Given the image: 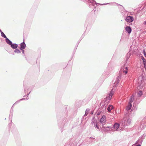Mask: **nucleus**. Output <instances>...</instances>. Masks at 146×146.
<instances>
[{"label": "nucleus", "instance_id": "29", "mask_svg": "<svg viewBox=\"0 0 146 146\" xmlns=\"http://www.w3.org/2000/svg\"><path fill=\"white\" fill-rule=\"evenodd\" d=\"M143 63L144 67L145 68V70H146V60L145 59L143 61Z\"/></svg>", "mask_w": 146, "mask_h": 146}, {"label": "nucleus", "instance_id": "44", "mask_svg": "<svg viewBox=\"0 0 146 146\" xmlns=\"http://www.w3.org/2000/svg\"><path fill=\"white\" fill-rule=\"evenodd\" d=\"M31 91L30 92H29V93L28 94H27V96H28L29 95V94H30V93H31Z\"/></svg>", "mask_w": 146, "mask_h": 146}, {"label": "nucleus", "instance_id": "30", "mask_svg": "<svg viewBox=\"0 0 146 146\" xmlns=\"http://www.w3.org/2000/svg\"><path fill=\"white\" fill-rule=\"evenodd\" d=\"M24 82H23V86H24V91H25V92H26V90H25L26 89V86L25 85V83H24Z\"/></svg>", "mask_w": 146, "mask_h": 146}, {"label": "nucleus", "instance_id": "42", "mask_svg": "<svg viewBox=\"0 0 146 146\" xmlns=\"http://www.w3.org/2000/svg\"><path fill=\"white\" fill-rule=\"evenodd\" d=\"M94 111H92L91 112V114L92 115L93 114Z\"/></svg>", "mask_w": 146, "mask_h": 146}, {"label": "nucleus", "instance_id": "18", "mask_svg": "<svg viewBox=\"0 0 146 146\" xmlns=\"http://www.w3.org/2000/svg\"><path fill=\"white\" fill-rule=\"evenodd\" d=\"M132 107V104H130L128 103L127 105V106L126 108V110L127 111L130 110L131 109Z\"/></svg>", "mask_w": 146, "mask_h": 146}, {"label": "nucleus", "instance_id": "45", "mask_svg": "<svg viewBox=\"0 0 146 146\" xmlns=\"http://www.w3.org/2000/svg\"><path fill=\"white\" fill-rule=\"evenodd\" d=\"M23 56H25V58L27 60V58H26V56H25V55L24 54L23 55Z\"/></svg>", "mask_w": 146, "mask_h": 146}, {"label": "nucleus", "instance_id": "2", "mask_svg": "<svg viewBox=\"0 0 146 146\" xmlns=\"http://www.w3.org/2000/svg\"><path fill=\"white\" fill-rule=\"evenodd\" d=\"M146 136V134H144L140 137H139L138 139L135 142V144H138L137 145L135 146H141L143 140L144 139L145 137Z\"/></svg>", "mask_w": 146, "mask_h": 146}, {"label": "nucleus", "instance_id": "20", "mask_svg": "<svg viewBox=\"0 0 146 146\" xmlns=\"http://www.w3.org/2000/svg\"><path fill=\"white\" fill-rule=\"evenodd\" d=\"M5 40L6 42L9 45H10L12 43V42L7 38H6Z\"/></svg>", "mask_w": 146, "mask_h": 146}, {"label": "nucleus", "instance_id": "22", "mask_svg": "<svg viewBox=\"0 0 146 146\" xmlns=\"http://www.w3.org/2000/svg\"><path fill=\"white\" fill-rule=\"evenodd\" d=\"M13 105L12 107H11V110H10V115L9 116V117H11V118H12L13 113Z\"/></svg>", "mask_w": 146, "mask_h": 146}, {"label": "nucleus", "instance_id": "27", "mask_svg": "<svg viewBox=\"0 0 146 146\" xmlns=\"http://www.w3.org/2000/svg\"><path fill=\"white\" fill-rule=\"evenodd\" d=\"M143 94L142 91L141 90L139 91L138 93V96L140 97Z\"/></svg>", "mask_w": 146, "mask_h": 146}, {"label": "nucleus", "instance_id": "32", "mask_svg": "<svg viewBox=\"0 0 146 146\" xmlns=\"http://www.w3.org/2000/svg\"><path fill=\"white\" fill-rule=\"evenodd\" d=\"M131 119H127V123L129 124L130 123H131Z\"/></svg>", "mask_w": 146, "mask_h": 146}, {"label": "nucleus", "instance_id": "34", "mask_svg": "<svg viewBox=\"0 0 146 146\" xmlns=\"http://www.w3.org/2000/svg\"><path fill=\"white\" fill-rule=\"evenodd\" d=\"M115 3L118 6H121V7H122L123 9L124 8V7H123V6H122V5H120V4H118V3Z\"/></svg>", "mask_w": 146, "mask_h": 146}, {"label": "nucleus", "instance_id": "37", "mask_svg": "<svg viewBox=\"0 0 146 146\" xmlns=\"http://www.w3.org/2000/svg\"><path fill=\"white\" fill-rule=\"evenodd\" d=\"M101 112H101L100 111H99L98 112V113H97V115L98 116V115H100V113H101Z\"/></svg>", "mask_w": 146, "mask_h": 146}, {"label": "nucleus", "instance_id": "11", "mask_svg": "<svg viewBox=\"0 0 146 146\" xmlns=\"http://www.w3.org/2000/svg\"><path fill=\"white\" fill-rule=\"evenodd\" d=\"M128 68L127 67H125V66H123V67H122L121 69L120 72L121 71H122L123 73H125V74H126L128 72Z\"/></svg>", "mask_w": 146, "mask_h": 146}, {"label": "nucleus", "instance_id": "21", "mask_svg": "<svg viewBox=\"0 0 146 146\" xmlns=\"http://www.w3.org/2000/svg\"><path fill=\"white\" fill-rule=\"evenodd\" d=\"M90 110V109H87L86 110L85 114L83 116L82 118L81 119L82 120L83 119H84V116H86L89 113V111Z\"/></svg>", "mask_w": 146, "mask_h": 146}, {"label": "nucleus", "instance_id": "23", "mask_svg": "<svg viewBox=\"0 0 146 146\" xmlns=\"http://www.w3.org/2000/svg\"><path fill=\"white\" fill-rule=\"evenodd\" d=\"M134 100V96H132L130 98L129 103H130V104H131V103L133 102V100Z\"/></svg>", "mask_w": 146, "mask_h": 146}, {"label": "nucleus", "instance_id": "47", "mask_svg": "<svg viewBox=\"0 0 146 146\" xmlns=\"http://www.w3.org/2000/svg\"><path fill=\"white\" fill-rule=\"evenodd\" d=\"M88 26H87V27L86 31L87 30V29H88Z\"/></svg>", "mask_w": 146, "mask_h": 146}, {"label": "nucleus", "instance_id": "53", "mask_svg": "<svg viewBox=\"0 0 146 146\" xmlns=\"http://www.w3.org/2000/svg\"><path fill=\"white\" fill-rule=\"evenodd\" d=\"M12 132L13 133V131H12Z\"/></svg>", "mask_w": 146, "mask_h": 146}, {"label": "nucleus", "instance_id": "15", "mask_svg": "<svg viewBox=\"0 0 146 146\" xmlns=\"http://www.w3.org/2000/svg\"><path fill=\"white\" fill-rule=\"evenodd\" d=\"M125 30L129 34L131 33L132 31L131 27L129 26H126L125 27Z\"/></svg>", "mask_w": 146, "mask_h": 146}, {"label": "nucleus", "instance_id": "33", "mask_svg": "<svg viewBox=\"0 0 146 146\" xmlns=\"http://www.w3.org/2000/svg\"><path fill=\"white\" fill-rule=\"evenodd\" d=\"M141 78L142 79V80L143 81H144V80H145V77L144 76H143V75H142L141 76Z\"/></svg>", "mask_w": 146, "mask_h": 146}, {"label": "nucleus", "instance_id": "35", "mask_svg": "<svg viewBox=\"0 0 146 146\" xmlns=\"http://www.w3.org/2000/svg\"><path fill=\"white\" fill-rule=\"evenodd\" d=\"M85 35L84 34H83L80 38V40H82V38Z\"/></svg>", "mask_w": 146, "mask_h": 146}, {"label": "nucleus", "instance_id": "17", "mask_svg": "<svg viewBox=\"0 0 146 146\" xmlns=\"http://www.w3.org/2000/svg\"><path fill=\"white\" fill-rule=\"evenodd\" d=\"M114 109L113 106L111 104L109 105L107 108L108 111L109 112H111V111Z\"/></svg>", "mask_w": 146, "mask_h": 146}, {"label": "nucleus", "instance_id": "4", "mask_svg": "<svg viewBox=\"0 0 146 146\" xmlns=\"http://www.w3.org/2000/svg\"><path fill=\"white\" fill-rule=\"evenodd\" d=\"M113 91L112 90H111L110 93L108 94L106 98L105 99V100H103L102 102L100 103V104H101L103 102L105 103V102H106L107 100H109V102L110 100L112 97V96L113 95Z\"/></svg>", "mask_w": 146, "mask_h": 146}, {"label": "nucleus", "instance_id": "8", "mask_svg": "<svg viewBox=\"0 0 146 146\" xmlns=\"http://www.w3.org/2000/svg\"><path fill=\"white\" fill-rule=\"evenodd\" d=\"M110 65V64L109 63L108 67L107 68L106 72H105L103 74V75L105 76L106 77H107L109 75L110 73V67L109 68V66Z\"/></svg>", "mask_w": 146, "mask_h": 146}, {"label": "nucleus", "instance_id": "5", "mask_svg": "<svg viewBox=\"0 0 146 146\" xmlns=\"http://www.w3.org/2000/svg\"><path fill=\"white\" fill-rule=\"evenodd\" d=\"M131 55V54L130 53L128 52L127 54L125 57V61L124 64L123 65V66H125L126 65L127 66L129 64L128 63H127V62H129V61H128Z\"/></svg>", "mask_w": 146, "mask_h": 146}, {"label": "nucleus", "instance_id": "36", "mask_svg": "<svg viewBox=\"0 0 146 146\" xmlns=\"http://www.w3.org/2000/svg\"><path fill=\"white\" fill-rule=\"evenodd\" d=\"M20 50H21L22 52V53L23 54H24V52H25V51L24 50V49H20Z\"/></svg>", "mask_w": 146, "mask_h": 146}, {"label": "nucleus", "instance_id": "46", "mask_svg": "<svg viewBox=\"0 0 146 146\" xmlns=\"http://www.w3.org/2000/svg\"><path fill=\"white\" fill-rule=\"evenodd\" d=\"M29 99V97L28 96H27V98H26V99L27 100Z\"/></svg>", "mask_w": 146, "mask_h": 146}, {"label": "nucleus", "instance_id": "16", "mask_svg": "<svg viewBox=\"0 0 146 146\" xmlns=\"http://www.w3.org/2000/svg\"><path fill=\"white\" fill-rule=\"evenodd\" d=\"M119 126L120 125L119 123H115L113 126L112 125V127L113 128L115 129V130H117L119 127Z\"/></svg>", "mask_w": 146, "mask_h": 146}, {"label": "nucleus", "instance_id": "9", "mask_svg": "<svg viewBox=\"0 0 146 146\" xmlns=\"http://www.w3.org/2000/svg\"><path fill=\"white\" fill-rule=\"evenodd\" d=\"M134 20L133 17L131 16H128L125 18V21L128 23H131Z\"/></svg>", "mask_w": 146, "mask_h": 146}, {"label": "nucleus", "instance_id": "41", "mask_svg": "<svg viewBox=\"0 0 146 146\" xmlns=\"http://www.w3.org/2000/svg\"><path fill=\"white\" fill-rule=\"evenodd\" d=\"M143 24L144 25H146V20L144 21Z\"/></svg>", "mask_w": 146, "mask_h": 146}, {"label": "nucleus", "instance_id": "6", "mask_svg": "<svg viewBox=\"0 0 146 146\" xmlns=\"http://www.w3.org/2000/svg\"><path fill=\"white\" fill-rule=\"evenodd\" d=\"M119 75L118 77H117L115 82L114 84L113 87L117 86V84L118 83H119V81L120 80L121 78V73L120 72V71H119Z\"/></svg>", "mask_w": 146, "mask_h": 146}, {"label": "nucleus", "instance_id": "31", "mask_svg": "<svg viewBox=\"0 0 146 146\" xmlns=\"http://www.w3.org/2000/svg\"><path fill=\"white\" fill-rule=\"evenodd\" d=\"M143 52L145 56L146 57V52L145 51L144 49L143 50Z\"/></svg>", "mask_w": 146, "mask_h": 146}, {"label": "nucleus", "instance_id": "3", "mask_svg": "<svg viewBox=\"0 0 146 146\" xmlns=\"http://www.w3.org/2000/svg\"><path fill=\"white\" fill-rule=\"evenodd\" d=\"M91 124L92 125L94 124V126L95 128L97 129L98 130H100L99 125L97 122L96 119L95 118V117H94L92 118Z\"/></svg>", "mask_w": 146, "mask_h": 146}, {"label": "nucleus", "instance_id": "24", "mask_svg": "<svg viewBox=\"0 0 146 146\" xmlns=\"http://www.w3.org/2000/svg\"><path fill=\"white\" fill-rule=\"evenodd\" d=\"M15 50H14V52H15L17 53H19L21 52V51H20V49L19 50L17 48H16L14 49Z\"/></svg>", "mask_w": 146, "mask_h": 146}, {"label": "nucleus", "instance_id": "43", "mask_svg": "<svg viewBox=\"0 0 146 146\" xmlns=\"http://www.w3.org/2000/svg\"><path fill=\"white\" fill-rule=\"evenodd\" d=\"M81 40H80L78 41V42L77 44L76 45H77L78 44Z\"/></svg>", "mask_w": 146, "mask_h": 146}, {"label": "nucleus", "instance_id": "19", "mask_svg": "<svg viewBox=\"0 0 146 146\" xmlns=\"http://www.w3.org/2000/svg\"><path fill=\"white\" fill-rule=\"evenodd\" d=\"M10 46L13 49H14L18 47V44L16 43H13L12 42Z\"/></svg>", "mask_w": 146, "mask_h": 146}, {"label": "nucleus", "instance_id": "49", "mask_svg": "<svg viewBox=\"0 0 146 146\" xmlns=\"http://www.w3.org/2000/svg\"><path fill=\"white\" fill-rule=\"evenodd\" d=\"M2 32V31L1 30V29H0V33H1Z\"/></svg>", "mask_w": 146, "mask_h": 146}, {"label": "nucleus", "instance_id": "52", "mask_svg": "<svg viewBox=\"0 0 146 146\" xmlns=\"http://www.w3.org/2000/svg\"><path fill=\"white\" fill-rule=\"evenodd\" d=\"M137 109V108H136V110Z\"/></svg>", "mask_w": 146, "mask_h": 146}, {"label": "nucleus", "instance_id": "10", "mask_svg": "<svg viewBox=\"0 0 146 146\" xmlns=\"http://www.w3.org/2000/svg\"><path fill=\"white\" fill-rule=\"evenodd\" d=\"M106 121V116L105 115H103L99 120V122L102 124V125H104Z\"/></svg>", "mask_w": 146, "mask_h": 146}, {"label": "nucleus", "instance_id": "13", "mask_svg": "<svg viewBox=\"0 0 146 146\" xmlns=\"http://www.w3.org/2000/svg\"><path fill=\"white\" fill-rule=\"evenodd\" d=\"M107 103V102H106L104 104L102 105L101 108L99 109H100V111L101 112H104L106 110V106L108 105V104H106Z\"/></svg>", "mask_w": 146, "mask_h": 146}, {"label": "nucleus", "instance_id": "51", "mask_svg": "<svg viewBox=\"0 0 146 146\" xmlns=\"http://www.w3.org/2000/svg\"><path fill=\"white\" fill-rule=\"evenodd\" d=\"M134 107V106H133V107L132 109Z\"/></svg>", "mask_w": 146, "mask_h": 146}, {"label": "nucleus", "instance_id": "48", "mask_svg": "<svg viewBox=\"0 0 146 146\" xmlns=\"http://www.w3.org/2000/svg\"><path fill=\"white\" fill-rule=\"evenodd\" d=\"M94 139V138H92V137H90L89 138V139Z\"/></svg>", "mask_w": 146, "mask_h": 146}, {"label": "nucleus", "instance_id": "14", "mask_svg": "<svg viewBox=\"0 0 146 146\" xmlns=\"http://www.w3.org/2000/svg\"><path fill=\"white\" fill-rule=\"evenodd\" d=\"M20 49H25L26 47V44L24 42V39L23 42L20 44Z\"/></svg>", "mask_w": 146, "mask_h": 146}, {"label": "nucleus", "instance_id": "28", "mask_svg": "<svg viewBox=\"0 0 146 146\" xmlns=\"http://www.w3.org/2000/svg\"><path fill=\"white\" fill-rule=\"evenodd\" d=\"M1 36L2 37H3L4 38H5V39H6V38H7L3 32L2 31L1 32Z\"/></svg>", "mask_w": 146, "mask_h": 146}, {"label": "nucleus", "instance_id": "25", "mask_svg": "<svg viewBox=\"0 0 146 146\" xmlns=\"http://www.w3.org/2000/svg\"><path fill=\"white\" fill-rule=\"evenodd\" d=\"M78 45V44L77 45H76L74 47V50L73 51V53H72L73 55L75 53V52H76V49L77 48Z\"/></svg>", "mask_w": 146, "mask_h": 146}, {"label": "nucleus", "instance_id": "50", "mask_svg": "<svg viewBox=\"0 0 146 146\" xmlns=\"http://www.w3.org/2000/svg\"><path fill=\"white\" fill-rule=\"evenodd\" d=\"M36 10V9H35V10H34V12H35Z\"/></svg>", "mask_w": 146, "mask_h": 146}, {"label": "nucleus", "instance_id": "26", "mask_svg": "<svg viewBox=\"0 0 146 146\" xmlns=\"http://www.w3.org/2000/svg\"><path fill=\"white\" fill-rule=\"evenodd\" d=\"M25 99H26L25 98H22L19 100L17 101L13 105V106H14V105H15L16 104H17L19 103L21 101L25 100Z\"/></svg>", "mask_w": 146, "mask_h": 146}, {"label": "nucleus", "instance_id": "12", "mask_svg": "<svg viewBox=\"0 0 146 146\" xmlns=\"http://www.w3.org/2000/svg\"><path fill=\"white\" fill-rule=\"evenodd\" d=\"M102 127L104 128L105 129V131H108L110 130H113V127L112 125L111 126H105L104 125H102Z\"/></svg>", "mask_w": 146, "mask_h": 146}, {"label": "nucleus", "instance_id": "38", "mask_svg": "<svg viewBox=\"0 0 146 146\" xmlns=\"http://www.w3.org/2000/svg\"><path fill=\"white\" fill-rule=\"evenodd\" d=\"M141 59H142V60L143 61V60H144L145 59L144 58V57H143V56H141Z\"/></svg>", "mask_w": 146, "mask_h": 146}, {"label": "nucleus", "instance_id": "7", "mask_svg": "<svg viewBox=\"0 0 146 146\" xmlns=\"http://www.w3.org/2000/svg\"><path fill=\"white\" fill-rule=\"evenodd\" d=\"M144 124H146V116L143 118L140 123V128H141L142 129H144L146 125H144Z\"/></svg>", "mask_w": 146, "mask_h": 146}, {"label": "nucleus", "instance_id": "1", "mask_svg": "<svg viewBox=\"0 0 146 146\" xmlns=\"http://www.w3.org/2000/svg\"><path fill=\"white\" fill-rule=\"evenodd\" d=\"M68 116L67 106L65 105L63 106L59 114L57 115L58 126L60 129H63L65 124L68 123L69 121L67 118Z\"/></svg>", "mask_w": 146, "mask_h": 146}, {"label": "nucleus", "instance_id": "40", "mask_svg": "<svg viewBox=\"0 0 146 146\" xmlns=\"http://www.w3.org/2000/svg\"><path fill=\"white\" fill-rule=\"evenodd\" d=\"M34 86H35L34 85H33V86H31V88H32L31 90H33V88H34Z\"/></svg>", "mask_w": 146, "mask_h": 146}, {"label": "nucleus", "instance_id": "39", "mask_svg": "<svg viewBox=\"0 0 146 146\" xmlns=\"http://www.w3.org/2000/svg\"><path fill=\"white\" fill-rule=\"evenodd\" d=\"M33 9H34V7H32V8H31L30 11V12H31L33 10Z\"/></svg>", "mask_w": 146, "mask_h": 146}]
</instances>
